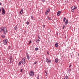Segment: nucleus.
Segmentation results:
<instances>
[{"label":"nucleus","instance_id":"obj_5","mask_svg":"<svg viewBox=\"0 0 79 79\" xmlns=\"http://www.w3.org/2000/svg\"><path fill=\"white\" fill-rule=\"evenodd\" d=\"M21 62H22V63L23 64V65H24V64H25V60H24V58H22Z\"/></svg>","mask_w":79,"mask_h":79},{"label":"nucleus","instance_id":"obj_3","mask_svg":"<svg viewBox=\"0 0 79 79\" xmlns=\"http://www.w3.org/2000/svg\"><path fill=\"white\" fill-rule=\"evenodd\" d=\"M77 8L76 7H75L74 6H73L71 7V9L72 10V12H74V10H76Z\"/></svg>","mask_w":79,"mask_h":79},{"label":"nucleus","instance_id":"obj_16","mask_svg":"<svg viewBox=\"0 0 79 79\" xmlns=\"http://www.w3.org/2000/svg\"><path fill=\"white\" fill-rule=\"evenodd\" d=\"M27 59L28 60H29L30 59V58H29V56L28 55H27Z\"/></svg>","mask_w":79,"mask_h":79},{"label":"nucleus","instance_id":"obj_39","mask_svg":"<svg viewBox=\"0 0 79 79\" xmlns=\"http://www.w3.org/2000/svg\"><path fill=\"white\" fill-rule=\"evenodd\" d=\"M47 54H48V55H49V53H48V52H47Z\"/></svg>","mask_w":79,"mask_h":79},{"label":"nucleus","instance_id":"obj_44","mask_svg":"<svg viewBox=\"0 0 79 79\" xmlns=\"http://www.w3.org/2000/svg\"><path fill=\"white\" fill-rule=\"evenodd\" d=\"M48 30H49V31H50V29H48Z\"/></svg>","mask_w":79,"mask_h":79},{"label":"nucleus","instance_id":"obj_11","mask_svg":"<svg viewBox=\"0 0 79 79\" xmlns=\"http://www.w3.org/2000/svg\"><path fill=\"white\" fill-rule=\"evenodd\" d=\"M68 20L66 19L65 21V25H67L68 24Z\"/></svg>","mask_w":79,"mask_h":79},{"label":"nucleus","instance_id":"obj_20","mask_svg":"<svg viewBox=\"0 0 79 79\" xmlns=\"http://www.w3.org/2000/svg\"><path fill=\"white\" fill-rule=\"evenodd\" d=\"M17 26H16L15 27V30H16V29H17Z\"/></svg>","mask_w":79,"mask_h":79},{"label":"nucleus","instance_id":"obj_43","mask_svg":"<svg viewBox=\"0 0 79 79\" xmlns=\"http://www.w3.org/2000/svg\"><path fill=\"white\" fill-rule=\"evenodd\" d=\"M69 71H71V69L69 70Z\"/></svg>","mask_w":79,"mask_h":79},{"label":"nucleus","instance_id":"obj_6","mask_svg":"<svg viewBox=\"0 0 79 79\" xmlns=\"http://www.w3.org/2000/svg\"><path fill=\"white\" fill-rule=\"evenodd\" d=\"M34 75V72L32 71H31L30 72V75L31 76H33Z\"/></svg>","mask_w":79,"mask_h":79},{"label":"nucleus","instance_id":"obj_2","mask_svg":"<svg viewBox=\"0 0 79 79\" xmlns=\"http://www.w3.org/2000/svg\"><path fill=\"white\" fill-rule=\"evenodd\" d=\"M46 61L47 63H51V60L50 59H48V58H47L46 59Z\"/></svg>","mask_w":79,"mask_h":79},{"label":"nucleus","instance_id":"obj_9","mask_svg":"<svg viewBox=\"0 0 79 79\" xmlns=\"http://www.w3.org/2000/svg\"><path fill=\"white\" fill-rule=\"evenodd\" d=\"M55 46L56 47V48H58V42H56L55 44Z\"/></svg>","mask_w":79,"mask_h":79},{"label":"nucleus","instance_id":"obj_7","mask_svg":"<svg viewBox=\"0 0 79 79\" xmlns=\"http://www.w3.org/2000/svg\"><path fill=\"white\" fill-rule=\"evenodd\" d=\"M2 13L3 15H5V9H4V8H3V7L2 8Z\"/></svg>","mask_w":79,"mask_h":79},{"label":"nucleus","instance_id":"obj_38","mask_svg":"<svg viewBox=\"0 0 79 79\" xmlns=\"http://www.w3.org/2000/svg\"><path fill=\"white\" fill-rule=\"evenodd\" d=\"M1 11H2V9L1 8L0 9V12Z\"/></svg>","mask_w":79,"mask_h":79},{"label":"nucleus","instance_id":"obj_13","mask_svg":"<svg viewBox=\"0 0 79 79\" xmlns=\"http://www.w3.org/2000/svg\"><path fill=\"white\" fill-rule=\"evenodd\" d=\"M60 11H58L57 12V16H60Z\"/></svg>","mask_w":79,"mask_h":79},{"label":"nucleus","instance_id":"obj_47","mask_svg":"<svg viewBox=\"0 0 79 79\" xmlns=\"http://www.w3.org/2000/svg\"><path fill=\"white\" fill-rule=\"evenodd\" d=\"M78 1H79V0H78Z\"/></svg>","mask_w":79,"mask_h":79},{"label":"nucleus","instance_id":"obj_41","mask_svg":"<svg viewBox=\"0 0 79 79\" xmlns=\"http://www.w3.org/2000/svg\"><path fill=\"white\" fill-rule=\"evenodd\" d=\"M27 55H28V53H27Z\"/></svg>","mask_w":79,"mask_h":79},{"label":"nucleus","instance_id":"obj_36","mask_svg":"<svg viewBox=\"0 0 79 79\" xmlns=\"http://www.w3.org/2000/svg\"><path fill=\"white\" fill-rule=\"evenodd\" d=\"M42 1L43 2H45V0H42Z\"/></svg>","mask_w":79,"mask_h":79},{"label":"nucleus","instance_id":"obj_33","mask_svg":"<svg viewBox=\"0 0 79 79\" xmlns=\"http://www.w3.org/2000/svg\"><path fill=\"white\" fill-rule=\"evenodd\" d=\"M10 60H11V59H12V56H11L10 57Z\"/></svg>","mask_w":79,"mask_h":79},{"label":"nucleus","instance_id":"obj_10","mask_svg":"<svg viewBox=\"0 0 79 79\" xmlns=\"http://www.w3.org/2000/svg\"><path fill=\"white\" fill-rule=\"evenodd\" d=\"M58 58H56L55 60V62L56 63L58 62Z\"/></svg>","mask_w":79,"mask_h":79},{"label":"nucleus","instance_id":"obj_32","mask_svg":"<svg viewBox=\"0 0 79 79\" xmlns=\"http://www.w3.org/2000/svg\"><path fill=\"white\" fill-rule=\"evenodd\" d=\"M23 69H21L20 70V72H22V71H23Z\"/></svg>","mask_w":79,"mask_h":79},{"label":"nucleus","instance_id":"obj_27","mask_svg":"<svg viewBox=\"0 0 79 79\" xmlns=\"http://www.w3.org/2000/svg\"><path fill=\"white\" fill-rule=\"evenodd\" d=\"M37 63V61H36L34 63V64H35Z\"/></svg>","mask_w":79,"mask_h":79},{"label":"nucleus","instance_id":"obj_34","mask_svg":"<svg viewBox=\"0 0 79 79\" xmlns=\"http://www.w3.org/2000/svg\"><path fill=\"white\" fill-rule=\"evenodd\" d=\"M71 64H70V66H69V69H70V67H71Z\"/></svg>","mask_w":79,"mask_h":79},{"label":"nucleus","instance_id":"obj_35","mask_svg":"<svg viewBox=\"0 0 79 79\" xmlns=\"http://www.w3.org/2000/svg\"><path fill=\"white\" fill-rule=\"evenodd\" d=\"M43 27H45V25H44Z\"/></svg>","mask_w":79,"mask_h":79},{"label":"nucleus","instance_id":"obj_24","mask_svg":"<svg viewBox=\"0 0 79 79\" xmlns=\"http://www.w3.org/2000/svg\"><path fill=\"white\" fill-rule=\"evenodd\" d=\"M39 41H40V40H36V42H38V43L39 42Z\"/></svg>","mask_w":79,"mask_h":79},{"label":"nucleus","instance_id":"obj_29","mask_svg":"<svg viewBox=\"0 0 79 79\" xmlns=\"http://www.w3.org/2000/svg\"><path fill=\"white\" fill-rule=\"evenodd\" d=\"M22 12V13H23V9H22L21 10V11H20Z\"/></svg>","mask_w":79,"mask_h":79},{"label":"nucleus","instance_id":"obj_12","mask_svg":"<svg viewBox=\"0 0 79 79\" xmlns=\"http://www.w3.org/2000/svg\"><path fill=\"white\" fill-rule=\"evenodd\" d=\"M50 8L47 9L46 10L47 13H49V12H50Z\"/></svg>","mask_w":79,"mask_h":79},{"label":"nucleus","instance_id":"obj_48","mask_svg":"<svg viewBox=\"0 0 79 79\" xmlns=\"http://www.w3.org/2000/svg\"><path fill=\"white\" fill-rule=\"evenodd\" d=\"M10 63H11L10 62Z\"/></svg>","mask_w":79,"mask_h":79},{"label":"nucleus","instance_id":"obj_46","mask_svg":"<svg viewBox=\"0 0 79 79\" xmlns=\"http://www.w3.org/2000/svg\"><path fill=\"white\" fill-rule=\"evenodd\" d=\"M10 61H11V60L10 59Z\"/></svg>","mask_w":79,"mask_h":79},{"label":"nucleus","instance_id":"obj_23","mask_svg":"<svg viewBox=\"0 0 79 79\" xmlns=\"http://www.w3.org/2000/svg\"><path fill=\"white\" fill-rule=\"evenodd\" d=\"M45 76H47V72H45Z\"/></svg>","mask_w":79,"mask_h":79},{"label":"nucleus","instance_id":"obj_21","mask_svg":"<svg viewBox=\"0 0 79 79\" xmlns=\"http://www.w3.org/2000/svg\"><path fill=\"white\" fill-rule=\"evenodd\" d=\"M34 16H31V19H32L33 20H34Z\"/></svg>","mask_w":79,"mask_h":79},{"label":"nucleus","instance_id":"obj_26","mask_svg":"<svg viewBox=\"0 0 79 79\" xmlns=\"http://www.w3.org/2000/svg\"><path fill=\"white\" fill-rule=\"evenodd\" d=\"M1 36L2 37V38H5V36L3 35H2Z\"/></svg>","mask_w":79,"mask_h":79},{"label":"nucleus","instance_id":"obj_19","mask_svg":"<svg viewBox=\"0 0 79 79\" xmlns=\"http://www.w3.org/2000/svg\"><path fill=\"white\" fill-rule=\"evenodd\" d=\"M39 50V48H35V51H37V50Z\"/></svg>","mask_w":79,"mask_h":79},{"label":"nucleus","instance_id":"obj_18","mask_svg":"<svg viewBox=\"0 0 79 79\" xmlns=\"http://www.w3.org/2000/svg\"><path fill=\"white\" fill-rule=\"evenodd\" d=\"M21 63H22V62L20 61L18 64L19 65H21Z\"/></svg>","mask_w":79,"mask_h":79},{"label":"nucleus","instance_id":"obj_8","mask_svg":"<svg viewBox=\"0 0 79 79\" xmlns=\"http://www.w3.org/2000/svg\"><path fill=\"white\" fill-rule=\"evenodd\" d=\"M4 29V27H2L0 28V32H3V29Z\"/></svg>","mask_w":79,"mask_h":79},{"label":"nucleus","instance_id":"obj_22","mask_svg":"<svg viewBox=\"0 0 79 79\" xmlns=\"http://www.w3.org/2000/svg\"><path fill=\"white\" fill-rule=\"evenodd\" d=\"M66 20V18L64 17V19H63V21L64 22H65V21Z\"/></svg>","mask_w":79,"mask_h":79},{"label":"nucleus","instance_id":"obj_4","mask_svg":"<svg viewBox=\"0 0 79 79\" xmlns=\"http://www.w3.org/2000/svg\"><path fill=\"white\" fill-rule=\"evenodd\" d=\"M7 42L8 40L7 39H6V40H4L3 41V43L5 45H6V44H7Z\"/></svg>","mask_w":79,"mask_h":79},{"label":"nucleus","instance_id":"obj_25","mask_svg":"<svg viewBox=\"0 0 79 79\" xmlns=\"http://www.w3.org/2000/svg\"><path fill=\"white\" fill-rule=\"evenodd\" d=\"M20 15H23V12H21V11H20Z\"/></svg>","mask_w":79,"mask_h":79},{"label":"nucleus","instance_id":"obj_14","mask_svg":"<svg viewBox=\"0 0 79 79\" xmlns=\"http://www.w3.org/2000/svg\"><path fill=\"white\" fill-rule=\"evenodd\" d=\"M38 40H40V36L39 35H38Z\"/></svg>","mask_w":79,"mask_h":79},{"label":"nucleus","instance_id":"obj_15","mask_svg":"<svg viewBox=\"0 0 79 79\" xmlns=\"http://www.w3.org/2000/svg\"><path fill=\"white\" fill-rule=\"evenodd\" d=\"M64 79H68V77L67 76H66L64 77Z\"/></svg>","mask_w":79,"mask_h":79},{"label":"nucleus","instance_id":"obj_30","mask_svg":"<svg viewBox=\"0 0 79 79\" xmlns=\"http://www.w3.org/2000/svg\"><path fill=\"white\" fill-rule=\"evenodd\" d=\"M47 13L48 12H45L46 15H48V13Z\"/></svg>","mask_w":79,"mask_h":79},{"label":"nucleus","instance_id":"obj_28","mask_svg":"<svg viewBox=\"0 0 79 79\" xmlns=\"http://www.w3.org/2000/svg\"><path fill=\"white\" fill-rule=\"evenodd\" d=\"M26 24H27V25H28V24H29V22H26Z\"/></svg>","mask_w":79,"mask_h":79},{"label":"nucleus","instance_id":"obj_17","mask_svg":"<svg viewBox=\"0 0 79 79\" xmlns=\"http://www.w3.org/2000/svg\"><path fill=\"white\" fill-rule=\"evenodd\" d=\"M39 74H38V77H37V79H40V78H39Z\"/></svg>","mask_w":79,"mask_h":79},{"label":"nucleus","instance_id":"obj_31","mask_svg":"<svg viewBox=\"0 0 79 79\" xmlns=\"http://www.w3.org/2000/svg\"><path fill=\"white\" fill-rule=\"evenodd\" d=\"M64 27H65V26H64V25L63 27V29H64Z\"/></svg>","mask_w":79,"mask_h":79},{"label":"nucleus","instance_id":"obj_40","mask_svg":"<svg viewBox=\"0 0 79 79\" xmlns=\"http://www.w3.org/2000/svg\"><path fill=\"white\" fill-rule=\"evenodd\" d=\"M48 19H49H49H50V18H48Z\"/></svg>","mask_w":79,"mask_h":79},{"label":"nucleus","instance_id":"obj_45","mask_svg":"<svg viewBox=\"0 0 79 79\" xmlns=\"http://www.w3.org/2000/svg\"><path fill=\"white\" fill-rule=\"evenodd\" d=\"M50 20H52V19H50Z\"/></svg>","mask_w":79,"mask_h":79},{"label":"nucleus","instance_id":"obj_1","mask_svg":"<svg viewBox=\"0 0 79 79\" xmlns=\"http://www.w3.org/2000/svg\"><path fill=\"white\" fill-rule=\"evenodd\" d=\"M3 32H4V34H6V32H7V30L6 29V27H4V29H3Z\"/></svg>","mask_w":79,"mask_h":79},{"label":"nucleus","instance_id":"obj_42","mask_svg":"<svg viewBox=\"0 0 79 79\" xmlns=\"http://www.w3.org/2000/svg\"><path fill=\"white\" fill-rule=\"evenodd\" d=\"M2 4L1 3H0V5H1V4Z\"/></svg>","mask_w":79,"mask_h":79},{"label":"nucleus","instance_id":"obj_37","mask_svg":"<svg viewBox=\"0 0 79 79\" xmlns=\"http://www.w3.org/2000/svg\"><path fill=\"white\" fill-rule=\"evenodd\" d=\"M32 41H30L29 42V43H31Z\"/></svg>","mask_w":79,"mask_h":79}]
</instances>
